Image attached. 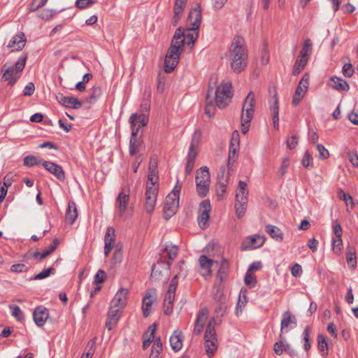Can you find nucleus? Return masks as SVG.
<instances>
[{
	"label": "nucleus",
	"mask_w": 358,
	"mask_h": 358,
	"mask_svg": "<svg viewBox=\"0 0 358 358\" xmlns=\"http://www.w3.org/2000/svg\"><path fill=\"white\" fill-rule=\"evenodd\" d=\"M217 81L216 76H211L209 80L205 106V113L209 117L215 115V105L220 109H223L229 104L234 96L230 82L222 81L214 92L213 90L217 85Z\"/></svg>",
	"instance_id": "f257e3e1"
},
{
	"label": "nucleus",
	"mask_w": 358,
	"mask_h": 358,
	"mask_svg": "<svg viewBox=\"0 0 358 358\" xmlns=\"http://www.w3.org/2000/svg\"><path fill=\"white\" fill-rule=\"evenodd\" d=\"M202 14L199 4L192 8L187 17V22L189 26L186 29L179 27L176 31L172 41H178V49L182 52L185 44L192 46L198 38L199 29L201 22Z\"/></svg>",
	"instance_id": "f03ea898"
},
{
	"label": "nucleus",
	"mask_w": 358,
	"mask_h": 358,
	"mask_svg": "<svg viewBox=\"0 0 358 358\" xmlns=\"http://www.w3.org/2000/svg\"><path fill=\"white\" fill-rule=\"evenodd\" d=\"M230 66L236 73L244 71L248 63V51L244 38L236 36L231 44L229 53Z\"/></svg>",
	"instance_id": "7ed1b4c3"
},
{
	"label": "nucleus",
	"mask_w": 358,
	"mask_h": 358,
	"mask_svg": "<svg viewBox=\"0 0 358 358\" xmlns=\"http://www.w3.org/2000/svg\"><path fill=\"white\" fill-rule=\"evenodd\" d=\"M27 58V54L22 55L18 58L15 66H7V64H4L2 66L1 69V72L2 73L1 79L8 81V85L13 86L19 79L24 68Z\"/></svg>",
	"instance_id": "20e7f679"
},
{
	"label": "nucleus",
	"mask_w": 358,
	"mask_h": 358,
	"mask_svg": "<svg viewBox=\"0 0 358 358\" xmlns=\"http://www.w3.org/2000/svg\"><path fill=\"white\" fill-rule=\"evenodd\" d=\"M215 325V320L213 317L209 320L204 334L206 352L210 357L214 355L217 347Z\"/></svg>",
	"instance_id": "39448f33"
},
{
	"label": "nucleus",
	"mask_w": 358,
	"mask_h": 358,
	"mask_svg": "<svg viewBox=\"0 0 358 358\" xmlns=\"http://www.w3.org/2000/svg\"><path fill=\"white\" fill-rule=\"evenodd\" d=\"M210 182V173L207 166H203L196 171V192L201 197L207 195Z\"/></svg>",
	"instance_id": "423d86ee"
},
{
	"label": "nucleus",
	"mask_w": 358,
	"mask_h": 358,
	"mask_svg": "<svg viewBox=\"0 0 358 358\" xmlns=\"http://www.w3.org/2000/svg\"><path fill=\"white\" fill-rule=\"evenodd\" d=\"M178 41H171V46L164 59V71L166 73H171L173 71L177 66L181 50L178 49Z\"/></svg>",
	"instance_id": "0eeeda50"
},
{
	"label": "nucleus",
	"mask_w": 358,
	"mask_h": 358,
	"mask_svg": "<svg viewBox=\"0 0 358 358\" xmlns=\"http://www.w3.org/2000/svg\"><path fill=\"white\" fill-rule=\"evenodd\" d=\"M158 195V187L150 186L148 183L146 185V191L145 194L144 208L149 215L152 214L157 203Z\"/></svg>",
	"instance_id": "6e6552de"
},
{
	"label": "nucleus",
	"mask_w": 358,
	"mask_h": 358,
	"mask_svg": "<svg viewBox=\"0 0 358 358\" xmlns=\"http://www.w3.org/2000/svg\"><path fill=\"white\" fill-rule=\"evenodd\" d=\"M255 106V94L250 92L245 97L242 108V119L245 122H250L254 115Z\"/></svg>",
	"instance_id": "1a4fd4ad"
},
{
	"label": "nucleus",
	"mask_w": 358,
	"mask_h": 358,
	"mask_svg": "<svg viewBox=\"0 0 358 358\" xmlns=\"http://www.w3.org/2000/svg\"><path fill=\"white\" fill-rule=\"evenodd\" d=\"M213 296L217 304L215 313L217 315H220L222 316L227 308V297L224 294V286H214Z\"/></svg>",
	"instance_id": "9d476101"
},
{
	"label": "nucleus",
	"mask_w": 358,
	"mask_h": 358,
	"mask_svg": "<svg viewBox=\"0 0 358 358\" xmlns=\"http://www.w3.org/2000/svg\"><path fill=\"white\" fill-rule=\"evenodd\" d=\"M201 139V131L196 129L192 135L189 151L187 156V161L195 163L198 155L197 147Z\"/></svg>",
	"instance_id": "9b49d317"
},
{
	"label": "nucleus",
	"mask_w": 358,
	"mask_h": 358,
	"mask_svg": "<svg viewBox=\"0 0 358 358\" xmlns=\"http://www.w3.org/2000/svg\"><path fill=\"white\" fill-rule=\"evenodd\" d=\"M157 302V295L155 290H148L143 299L142 310L143 315L147 317L150 314L152 306Z\"/></svg>",
	"instance_id": "f8f14e48"
},
{
	"label": "nucleus",
	"mask_w": 358,
	"mask_h": 358,
	"mask_svg": "<svg viewBox=\"0 0 358 358\" xmlns=\"http://www.w3.org/2000/svg\"><path fill=\"white\" fill-rule=\"evenodd\" d=\"M129 290L126 288H120L110 302L112 308H124L127 303Z\"/></svg>",
	"instance_id": "ddd939ff"
},
{
	"label": "nucleus",
	"mask_w": 358,
	"mask_h": 358,
	"mask_svg": "<svg viewBox=\"0 0 358 358\" xmlns=\"http://www.w3.org/2000/svg\"><path fill=\"white\" fill-rule=\"evenodd\" d=\"M210 210V201L206 199L201 202L199 206V215L198 216V223L200 227L205 228L206 222L208 221Z\"/></svg>",
	"instance_id": "4468645a"
},
{
	"label": "nucleus",
	"mask_w": 358,
	"mask_h": 358,
	"mask_svg": "<svg viewBox=\"0 0 358 358\" xmlns=\"http://www.w3.org/2000/svg\"><path fill=\"white\" fill-rule=\"evenodd\" d=\"M129 201V192H126L124 189L120 192L115 201V208L117 209L119 215L123 217L127 209Z\"/></svg>",
	"instance_id": "2eb2a0df"
},
{
	"label": "nucleus",
	"mask_w": 358,
	"mask_h": 358,
	"mask_svg": "<svg viewBox=\"0 0 358 358\" xmlns=\"http://www.w3.org/2000/svg\"><path fill=\"white\" fill-rule=\"evenodd\" d=\"M157 158L155 156L150 157L148 167V182L150 186H155L158 182Z\"/></svg>",
	"instance_id": "dca6fc26"
},
{
	"label": "nucleus",
	"mask_w": 358,
	"mask_h": 358,
	"mask_svg": "<svg viewBox=\"0 0 358 358\" xmlns=\"http://www.w3.org/2000/svg\"><path fill=\"white\" fill-rule=\"evenodd\" d=\"M56 100L66 108L78 109L81 107L82 102L73 96H65L62 94L56 96Z\"/></svg>",
	"instance_id": "f3484780"
},
{
	"label": "nucleus",
	"mask_w": 358,
	"mask_h": 358,
	"mask_svg": "<svg viewBox=\"0 0 358 358\" xmlns=\"http://www.w3.org/2000/svg\"><path fill=\"white\" fill-rule=\"evenodd\" d=\"M49 315L48 310L43 306H37L33 312L34 322L38 327H42L45 323Z\"/></svg>",
	"instance_id": "a211bd4d"
},
{
	"label": "nucleus",
	"mask_w": 358,
	"mask_h": 358,
	"mask_svg": "<svg viewBox=\"0 0 358 358\" xmlns=\"http://www.w3.org/2000/svg\"><path fill=\"white\" fill-rule=\"evenodd\" d=\"M121 309L118 308H112L110 306L108 317L106 322V327L108 331L113 329L116 324L121 316Z\"/></svg>",
	"instance_id": "6ab92c4d"
},
{
	"label": "nucleus",
	"mask_w": 358,
	"mask_h": 358,
	"mask_svg": "<svg viewBox=\"0 0 358 358\" xmlns=\"http://www.w3.org/2000/svg\"><path fill=\"white\" fill-rule=\"evenodd\" d=\"M129 122L131 124V130L138 129V132L142 127L147 125L148 118L144 113L138 114L135 113L131 115Z\"/></svg>",
	"instance_id": "aec40b11"
},
{
	"label": "nucleus",
	"mask_w": 358,
	"mask_h": 358,
	"mask_svg": "<svg viewBox=\"0 0 358 358\" xmlns=\"http://www.w3.org/2000/svg\"><path fill=\"white\" fill-rule=\"evenodd\" d=\"M208 317V310L206 308L201 309L197 315L194 324V333L199 335L203 329L204 324Z\"/></svg>",
	"instance_id": "412c9836"
},
{
	"label": "nucleus",
	"mask_w": 358,
	"mask_h": 358,
	"mask_svg": "<svg viewBox=\"0 0 358 358\" xmlns=\"http://www.w3.org/2000/svg\"><path fill=\"white\" fill-rule=\"evenodd\" d=\"M42 165L47 171L55 175L58 180H64L65 179L64 171L61 166L47 161L43 162Z\"/></svg>",
	"instance_id": "4be33fe9"
},
{
	"label": "nucleus",
	"mask_w": 358,
	"mask_h": 358,
	"mask_svg": "<svg viewBox=\"0 0 358 358\" xmlns=\"http://www.w3.org/2000/svg\"><path fill=\"white\" fill-rule=\"evenodd\" d=\"M214 263L217 264V262L213 261L206 255H203L200 256L199 259V264L200 268L201 269V273L202 276L207 277L211 275V267Z\"/></svg>",
	"instance_id": "5701e85b"
},
{
	"label": "nucleus",
	"mask_w": 358,
	"mask_h": 358,
	"mask_svg": "<svg viewBox=\"0 0 358 358\" xmlns=\"http://www.w3.org/2000/svg\"><path fill=\"white\" fill-rule=\"evenodd\" d=\"M26 43V38L23 32H20L15 35L13 38L10 41L8 48H13L15 50H22Z\"/></svg>",
	"instance_id": "b1692460"
},
{
	"label": "nucleus",
	"mask_w": 358,
	"mask_h": 358,
	"mask_svg": "<svg viewBox=\"0 0 358 358\" xmlns=\"http://www.w3.org/2000/svg\"><path fill=\"white\" fill-rule=\"evenodd\" d=\"M182 184L177 180L176 185L174 186L171 192H170L166 197L165 201L167 203H176L179 205L180 194L182 189Z\"/></svg>",
	"instance_id": "393cba45"
},
{
	"label": "nucleus",
	"mask_w": 358,
	"mask_h": 358,
	"mask_svg": "<svg viewBox=\"0 0 358 358\" xmlns=\"http://www.w3.org/2000/svg\"><path fill=\"white\" fill-rule=\"evenodd\" d=\"M248 203V197L245 196L236 195L235 208L236 215L238 217H241L245 213Z\"/></svg>",
	"instance_id": "a878e982"
},
{
	"label": "nucleus",
	"mask_w": 358,
	"mask_h": 358,
	"mask_svg": "<svg viewBox=\"0 0 358 358\" xmlns=\"http://www.w3.org/2000/svg\"><path fill=\"white\" fill-rule=\"evenodd\" d=\"M187 0H176L174 5V15L173 18V25L176 26L180 19L181 15L185 8Z\"/></svg>",
	"instance_id": "bb28decb"
},
{
	"label": "nucleus",
	"mask_w": 358,
	"mask_h": 358,
	"mask_svg": "<svg viewBox=\"0 0 358 358\" xmlns=\"http://www.w3.org/2000/svg\"><path fill=\"white\" fill-rule=\"evenodd\" d=\"M138 129H132L129 143V154L134 155L141 145V139L138 137Z\"/></svg>",
	"instance_id": "cd10ccee"
},
{
	"label": "nucleus",
	"mask_w": 358,
	"mask_h": 358,
	"mask_svg": "<svg viewBox=\"0 0 358 358\" xmlns=\"http://www.w3.org/2000/svg\"><path fill=\"white\" fill-rule=\"evenodd\" d=\"M331 83H330L329 85L332 88L338 91L347 92L350 89V86H349L348 83L345 80H343L341 78H338L336 76L331 77Z\"/></svg>",
	"instance_id": "c85d7f7f"
},
{
	"label": "nucleus",
	"mask_w": 358,
	"mask_h": 358,
	"mask_svg": "<svg viewBox=\"0 0 358 358\" xmlns=\"http://www.w3.org/2000/svg\"><path fill=\"white\" fill-rule=\"evenodd\" d=\"M264 243V238L258 235H255L253 236L248 238V241L247 242V245H242L243 250L247 249H255L259 247H261Z\"/></svg>",
	"instance_id": "c756f323"
},
{
	"label": "nucleus",
	"mask_w": 358,
	"mask_h": 358,
	"mask_svg": "<svg viewBox=\"0 0 358 358\" xmlns=\"http://www.w3.org/2000/svg\"><path fill=\"white\" fill-rule=\"evenodd\" d=\"M228 265L227 262H223L220 266L215 280L214 286H224L223 281L227 276Z\"/></svg>",
	"instance_id": "7c9ffc66"
},
{
	"label": "nucleus",
	"mask_w": 358,
	"mask_h": 358,
	"mask_svg": "<svg viewBox=\"0 0 358 358\" xmlns=\"http://www.w3.org/2000/svg\"><path fill=\"white\" fill-rule=\"evenodd\" d=\"M78 217V212L76 203L73 201L69 203L66 212L65 218L67 222L73 224Z\"/></svg>",
	"instance_id": "2f4dec72"
},
{
	"label": "nucleus",
	"mask_w": 358,
	"mask_h": 358,
	"mask_svg": "<svg viewBox=\"0 0 358 358\" xmlns=\"http://www.w3.org/2000/svg\"><path fill=\"white\" fill-rule=\"evenodd\" d=\"M289 324H296V319L290 311L287 310L282 315V319L280 324V331L282 334L283 330L287 328Z\"/></svg>",
	"instance_id": "473e14b6"
},
{
	"label": "nucleus",
	"mask_w": 358,
	"mask_h": 358,
	"mask_svg": "<svg viewBox=\"0 0 358 358\" xmlns=\"http://www.w3.org/2000/svg\"><path fill=\"white\" fill-rule=\"evenodd\" d=\"M265 231L266 233L276 241H282L283 238V234L281 230L273 225L267 224L265 227Z\"/></svg>",
	"instance_id": "72a5a7b5"
},
{
	"label": "nucleus",
	"mask_w": 358,
	"mask_h": 358,
	"mask_svg": "<svg viewBox=\"0 0 358 358\" xmlns=\"http://www.w3.org/2000/svg\"><path fill=\"white\" fill-rule=\"evenodd\" d=\"M181 331H175L172 336L170 337V345L173 351H179L182 346V342L180 338Z\"/></svg>",
	"instance_id": "f704fd0d"
},
{
	"label": "nucleus",
	"mask_w": 358,
	"mask_h": 358,
	"mask_svg": "<svg viewBox=\"0 0 358 358\" xmlns=\"http://www.w3.org/2000/svg\"><path fill=\"white\" fill-rule=\"evenodd\" d=\"M346 260L349 266L354 268L357 265L356 251L353 246L348 245L346 248Z\"/></svg>",
	"instance_id": "c9c22d12"
},
{
	"label": "nucleus",
	"mask_w": 358,
	"mask_h": 358,
	"mask_svg": "<svg viewBox=\"0 0 358 358\" xmlns=\"http://www.w3.org/2000/svg\"><path fill=\"white\" fill-rule=\"evenodd\" d=\"M179 205L176 204V203H167L164 202V217L166 220H169L171 217L177 211Z\"/></svg>",
	"instance_id": "e433bc0d"
},
{
	"label": "nucleus",
	"mask_w": 358,
	"mask_h": 358,
	"mask_svg": "<svg viewBox=\"0 0 358 358\" xmlns=\"http://www.w3.org/2000/svg\"><path fill=\"white\" fill-rule=\"evenodd\" d=\"M162 343L159 338H157L152 346L150 358H162Z\"/></svg>",
	"instance_id": "4c0bfd02"
},
{
	"label": "nucleus",
	"mask_w": 358,
	"mask_h": 358,
	"mask_svg": "<svg viewBox=\"0 0 358 358\" xmlns=\"http://www.w3.org/2000/svg\"><path fill=\"white\" fill-rule=\"evenodd\" d=\"M164 252L167 253L170 261L166 263V269L169 270L171 264V262L176 257L178 254V247L176 245H172L171 247L166 245L164 249Z\"/></svg>",
	"instance_id": "58836bf2"
},
{
	"label": "nucleus",
	"mask_w": 358,
	"mask_h": 358,
	"mask_svg": "<svg viewBox=\"0 0 358 358\" xmlns=\"http://www.w3.org/2000/svg\"><path fill=\"white\" fill-rule=\"evenodd\" d=\"M308 59L299 57L296 60L295 64L293 66L292 74L294 76L299 75L301 71L304 69L308 63Z\"/></svg>",
	"instance_id": "ea45409f"
},
{
	"label": "nucleus",
	"mask_w": 358,
	"mask_h": 358,
	"mask_svg": "<svg viewBox=\"0 0 358 358\" xmlns=\"http://www.w3.org/2000/svg\"><path fill=\"white\" fill-rule=\"evenodd\" d=\"M312 51V42L310 39H306L304 41L302 49L300 52L299 57L309 59Z\"/></svg>",
	"instance_id": "a19ab883"
},
{
	"label": "nucleus",
	"mask_w": 358,
	"mask_h": 358,
	"mask_svg": "<svg viewBox=\"0 0 358 358\" xmlns=\"http://www.w3.org/2000/svg\"><path fill=\"white\" fill-rule=\"evenodd\" d=\"M115 236L114 228L112 227H108L104 237V245L113 246L115 243Z\"/></svg>",
	"instance_id": "79ce46f5"
},
{
	"label": "nucleus",
	"mask_w": 358,
	"mask_h": 358,
	"mask_svg": "<svg viewBox=\"0 0 358 358\" xmlns=\"http://www.w3.org/2000/svg\"><path fill=\"white\" fill-rule=\"evenodd\" d=\"M101 92L102 91L100 87H94L92 89L90 94L86 97V102L94 103L97 100V99L101 96Z\"/></svg>",
	"instance_id": "37998d69"
},
{
	"label": "nucleus",
	"mask_w": 358,
	"mask_h": 358,
	"mask_svg": "<svg viewBox=\"0 0 358 358\" xmlns=\"http://www.w3.org/2000/svg\"><path fill=\"white\" fill-rule=\"evenodd\" d=\"M338 196L341 200H343L345 202L347 206H350L351 209L354 208L355 203L353 201L352 197L346 194L343 189H340L338 192Z\"/></svg>",
	"instance_id": "c03bdc74"
},
{
	"label": "nucleus",
	"mask_w": 358,
	"mask_h": 358,
	"mask_svg": "<svg viewBox=\"0 0 358 358\" xmlns=\"http://www.w3.org/2000/svg\"><path fill=\"white\" fill-rule=\"evenodd\" d=\"M148 331H150V335L146 338L145 334L143 336V348L147 349L150 343L154 341V336L155 334V324H153L152 326H150L148 328Z\"/></svg>",
	"instance_id": "a18cd8bd"
},
{
	"label": "nucleus",
	"mask_w": 358,
	"mask_h": 358,
	"mask_svg": "<svg viewBox=\"0 0 358 358\" xmlns=\"http://www.w3.org/2000/svg\"><path fill=\"white\" fill-rule=\"evenodd\" d=\"M175 298L165 296L164 300V313L166 315H170L173 312V301Z\"/></svg>",
	"instance_id": "49530a36"
},
{
	"label": "nucleus",
	"mask_w": 358,
	"mask_h": 358,
	"mask_svg": "<svg viewBox=\"0 0 358 358\" xmlns=\"http://www.w3.org/2000/svg\"><path fill=\"white\" fill-rule=\"evenodd\" d=\"M285 345V344L283 343L282 334L280 333V334L278 336V341L275 342L273 345V351L275 354L277 355H281L284 352Z\"/></svg>",
	"instance_id": "de8ad7c7"
},
{
	"label": "nucleus",
	"mask_w": 358,
	"mask_h": 358,
	"mask_svg": "<svg viewBox=\"0 0 358 358\" xmlns=\"http://www.w3.org/2000/svg\"><path fill=\"white\" fill-rule=\"evenodd\" d=\"M9 309L11 310V315L15 317L17 321L24 320V314L18 306L13 304L9 305Z\"/></svg>",
	"instance_id": "09e8293b"
},
{
	"label": "nucleus",
	"mask_w": 358,
	"mask_h": 358,
	"mask_svg": "<svg viewBox=\"0 0 358 358\" xmlns=\"http://www.w3.org/2000/svg\"><path fill=\"white\" fill-rule=\"evenodd\" d=\"M54 271H55V268L52 267H50L48 268L43 270L39 273H38L36 275H34V277L31 278L30 280H34L44 279L45 278H48V276H50L51 273H54Z\"/></svg>",
	"instance_id": "8fccbe9b"
},
{
	"label": "nucleus",
	"mask_w": 358,
	"mask_h": 358,
	"mask_svg": "<svg viewBox=\"0 0 358 358\" xmlns=\"http://www.w3.org/2000/svg\"><path fill=\"white\" fill-rule=\"evenodd\" d=\"M317 347L318 350L321 352H324V351H326L325 355L327 354V343L323 334H319L317 336Z\"/></svg>",
	"instance_id": "3c124183"
},
{
	"label": "nucleus",
	"mask_w": 358,
	"mask_h": 358,
	"mask_svg": "<svg viewBox=\"0 0 358 358\" xmlns=\"http://www.w3.org/2000/svg\"><path fill=\"white\" fill-rule=\"evenodd\" d=\"M274 94L271 99V110L273 114L279 113V103L278 99V94L275 89L273 90Z\"/></svg>",
	"instance_id": "603ef678"
},
{
	"label": "nucleus",
	"mask_w": 358,
	"mask_h": 358,
	"mask_svg": "<svg viewBox=\"0 0 358 358\" xmlns=\"http://www.w3.org/2000/svg\"><path fill=\"white\" fill-rule=\"evenodd\" d=\"M106 279V274L102 269H99L94 278V283L96 285L102 284Z\"/></svg>",
	"instance_id": "864d4df0"
},
{
	"label": "nucleus",
	"mask_w": 358,
	"mask_h": 358,
	"mask_svg": "<svg viewBox=\"0 0 358 358\" xmlns=\"http://www.w3.org/2000/svg\"><path fill=\"white\" fill-rule=\"evenodd\" d=\"M248 190L246 182L240 180L238 182V190L236 195L245 196L248 197Z\"/></svg>",
	"instance_id": "5fc2aeb1"
},
{
	"label": "nucleus",
	"mask_w": 358,
	"mask_h": 358,
	"mask_svg": "<svg viewBox=\"0 0 358 358\" xmlns=\"http://www.w3.org/2000/svg\"><path fill=\"white\" fill-rule=\"evenodd\" d=\"M41 161L33 155H28L24 158V164L27 166H33L39 164Z\"/></svg>",
	"instance_id": "6e6d98bb"
},
{
	"label": "nucleus",
	"mask_w": 358,
	"mask_h": 358,
	"mask_svg": "<svg viewBox=\"0 0 358 358\" xmlns=\"http://www.w3.org/2000/svg\"><path fill=\"white\" fill-rule=\"evenodd\" d=\"M348 158L353 166L358 168V154L356 150H352L348 152Z\"/></svg>",
	"instance_id": "4d7b16f0"
},
{
	"label": "nucleus",
	"mask_w": 358,
	"mask_h": 358,
	"mask_svg": "<svg viewBox=\"0 0 358 358\" xmlns=\"http://www.w3.org/2000/svg\"><path fill=\"white\" fill-rule=\"evenodd\" d=\"M316 148L319 152V157L321 159H326L329 157V152L323 145L317 144Z\"/></svg>",
	"instance_id": "13d9d810"
},
{
	"label": "nucleus",
	"mask_w": 358,
	"mask_h": 358,
	"mask_svg": "<svg viewBox=\"0 0 358 358\" xmlns=\"http://www.w3.org/2000/svg\"><path fill=\"white\" fill-rule=\"evenodd\" d=\"M238 147H234L233 145H229V155H228V162L229 166L231 164V162H234L237 157V150Z\"/></svg>",
	"instance_id": "bf43d9fd"
},
{
	"label": "nucleus",
	"mask_w": 358,
	"mask_h": 358,
	"mask_svg": "<svg viewBox=\"0 0 358 358\" xmlns=\"http://www.w3.org/2000/svg\"><path fill=\"white\" fill-rule=\"evenodd\" d=\"M289 165V160L287 157H285L282 159V162L281 163V165L279 168L278 173L281 177H283L288 169V166Z\"/></svg>",
	"instance_id": "052dcab7"
},
{
	"label": "nucleus",
	"mask_w": 358,
	"mask_h": 358,
	"mask_svg": "<svg viewBox=\"0 0 358 358\" xmlns=\"http://www.w3.org/2000/svg\"><path fill=\"white\" fill-rule=\"evenodd\" d=\"M94 3V0H77L76 6L80 9H84Z\"/></svg>",
	"instance_id": "680f3d73"
},
{
	"label": "nucleus",
	"mask_w": 358,
	"mask_h": 358,
	"mask_svg": "<svg viewBox=\"0 0 358 358\" xmlns=\"http://www.w3.org/2000/svg\"><path fill=\"white\" fill-rule=\"evenodd\" d=\"M54 14L55 13H53L52 10L44 9L40 12L38 17L42 20L47 21L50 20L53 17Z\"/></svg>",
	"instance_id": "e2e57ef3"
},
{
	"label": "nucleus",
	"mask_w": 358,
	"mask_h": 358,
	"mask_svg": "<svg viewBox=\"0 0 358 358\" xmlns=\"http://www.w3.org/2000/svg\"><path fill=\"white\" fill-rule=\"evenodd\" d=\"M343 73L345 77L350 78L354 73V69L352 64H345L343 66Z\"/></svg>",
	"instance_id": "0e129e2a"
},
{
	"label": "nucleus",
	"mask_w": 358,
	"mask_h": 358,
	"mask_svg": "<svg viewBox=\"0 0 358 358\" xmlns=\"http://www.w3.org/2000/svg\"><path fill=\"white\" fill-rule=\"evenodd\" d=\"M28 270V268L24 264H13L10 267V271L14 273H22L26 272Z\"/></svg>",
	"instance_id": "69168bd1"
},
{
	"label": "nucleus",
	"mask_w": 358,
	"mask_h": 358,
	"mask_svg": "<svg viewBox=\"0 0 358 358\" xmlns=\"http://www.w3.org/2000/svg\"><path fill=\"white\" fill-rule=\"evenodd\" d=\"M342 245H343V241H342L341 237H339V238L335 237L334 238H333L332 246H333V250H334L335 252H337V251H338V252L341 251Z\"/></svg>",
	"instance_id": "338daca9"
},
{
	"label": "nucleus",
	"mask_w": 358,
	"mask_h": 358,
	"mask_svg": "<svg viewBox=\"0 0 358 358\" xmlns=\"http://www.w3.org/2000/svg\"><path fill=\"white\" fill-rule=\"evenodd\" d=\"M302 272V267L298 263H295L291 268V273L294 277L301 276Z\"/></svg>",
	"instance_id": "774afa93"
}]
</instances>
